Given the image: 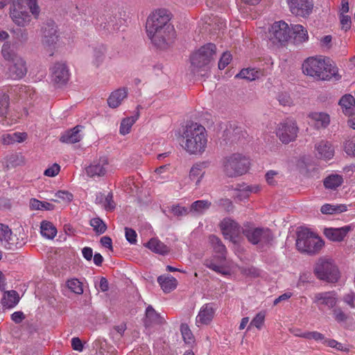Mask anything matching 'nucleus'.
<instances>
[{"mask_svg":"<svg viewBox=\"0 0 355 355\" xmlns=\"http://www.w3.org/2000/svg\"><path fill=\"white\" fill-rule=\"evenodd\" d=\"M69 71L64 63H55L51 69V80L58 87L67 83L69 80Z\"/></svg>","mask_w":355,"mask_h":355,"instance_id":"17","label":"nucleus"},{"mask_svg":"<svg viewBox=\"0 0 355 355\" xmlns=\"http://www.w3.org/2000/svg\"><path fill=\"white\" fill-rule=\"evenodd\" d=\"M67 285L70 291L76 294L80 295L83 293L82 283L78 279L74 278L68 280Z\"/></svg>","mask_w":355,"mask_h":355,"instance_id":"48","label":"nucleus"},{"mask_svg":"<svg viewBox=\"0 0 355 355\" xmlns=\"http://www.w3.org/2000/svg\"><path fill=\"white\" fill-rule=\"evenodd\" d=\"M355 229L354 224H349L341 227H327L324 230V236L334 242L343 241L347 234Z\"/></svg>","mask_w":355,"mask_h":355,"instance_id":"18","label":"nucleus"},{"mask_svg":"<svg viewBox=\"0 0 355 355\" xmlns=\"http://www.w3.org/2000/svg\"><path fill=\"white\" fill-rule=\"evenodd\" d=\"M55 196L67 202H71L73 200L72 193L67 191H58V192L55 193Z\"/></svg>","mask_w":355,"mask_h":355,"instance_id":"64","label":"nucleus"},{"mask_svg":"<svg viewBox=\"0 0 355 355\" xmlns=\"http://www.w3.org/2000/svg\"><path fill=\"white\" fill-rule=\"evenodd\" d=\"M10 97L8 94L0 92V116H5L8 112Z\"/></svg>","mask_w":355,"mask_h":355,"instance_id":"45","label":"nucleus"},{"mask_svg":"<svg viewBox=\"0 0 355 355\" xmlns=\"http://www.w3.org/2000/svg\"><path fill=\"white\" fill-rule=\"evenodd\" d=\"M209 241L211 245L214 252L218 254L220 259H225L227 249L225 245L222 243L221 240L216 235L211 234L209 236Z\"/></svg>","mask_w":355,"mask_h":355,"instance_id":"28","label":"nucleus"},{"mask_svg":"<svg viewBox=\"0 0 355 355\" xmlns=\"http://www.w3.org/2000/svg\"><path fill=\"white\" fill-rule=\"evenodd\" d=\"M30 208L31 210H53L55 208V205L46 202V201H40L35 198L31 199L30 201Z\"/></svg>","mask_w":355,"mask_h":355,"instance_id":"43","label":"nucleus"},{"mask_svg":"<svg viewBox=\"0 0 355 355\" xmlns=\"http://www.w3.org/2000/svg\"><path fill=\"white\" fill-rule=\"evenodd\" d=\"M41 234L49 239H53L57 234L55 227L49 221L44 220L40 225Z\"/></svg>","mask_w":355,"mask_h":355,"instance_id":"39","label":"nucleus"},{"mask_svg":"<svg viewBox=\"0 0 355 355\" xmlns=\"http://www.w3.org/2000/svg\"><path fill=\"white\" fill-rule=\"evenodd\" d=\"M1 53L3 59L9 62L21 58L15 51L14 46L8 42L2 45Z\"/></svg>","mask_w":355,"mask_h":355,"instance_id":"31","label":"nucleus"},{"mask_svg":"<svg viewBox=\"0 0 355 355\" xmlns=\"http://www.w3.org/2000/svg\"><path fill=\"white\" fill-rule=\"evenodd\" d=\"M277 100L280 105L283 106H290L293 104L291 97L288 93H281L277 96Z\"/></svg>","mask_w":355,"mask_h":355,"instance_id":"58","label":"nucleus"},{"mask_svg":"<svg viewBox=\"0 0 355 355\" xmlns=\"http://www.w3.org/2000/svg\"><path fill=\"white\" fill-rule=\"evenodd\" d=\"M315 156L319 159H331L334 155V148L327 141L322 140L315 145Z\"/></svg>","mask_w":355,"mask_h":355,"instance_id":"21","label":"nucleus"},{"mask_svg":"<svg viewBox=\"0 0 355 355\" xmlns=\"http://www.w3.org/2000/svg\"><path fill=\"white\" fill-rule=\"evenodd\" d=\"M347 210V206L343 204L333 205L325 204L320 208V211L323 214H334L345 212Z\"/></svg>","mask_w":355,"mask_h":355,"instance_id":"42","label":"nucleus"},{"mask_svg":"<svg viewBox=\"0 0 355 355\" xmlns=\"http://www.w3.org/2000/svg\"><path fill=\"white\" fill-rule=\"evenodd\" d=\"M110 165L106 156L94 159L89 166L85 167V173L94 180L104 178L109 171Z\"/></svg>","mask_w":355,"mask_h":355,"instance_id":"11","label":"nucleus"},{"mask_svg":"<svg viewBox=\"0 0 355 355\" xmlns=\"http://www.w3.org/2000/svg\"><path fill=\"white\" fill-rule=\"evenodd\" d=\"M180 331L183 340L186 343L190 344L193 341V334L187 324H181Z\"/></svg>","mask_w":355,"mask_h":355,"instance_id":"50","label":"nucleus"},{"mask_svg":"<svg viewBox=\"0 0 355 355\" xmlns=\"http://www.w3.org/2000/svg\"><path fill=\"white\" fill-rule=\"evenodd\" d=\"M220 229L225 239L236 243L242 233V227L236 221L225 218L220 223Z\"/></svg>","mask_w":355,"mask_h":355,"instance_id":"16","label":"nucleus"},{"mask_svg":"<svg viewBox=\"0 0 355 355\" xmlns=\"http://www.w3.org/2000/svg\"><path fill=\"white\" fill-rule=\"evenodd\" d=\"M337 301V294L334 291L315 293L313 299V302L317 304L319 309L324 307L331 309L336 306Z\"/></svg>","mask_w":355,"mask_h":355,"instance_id":"19","label":"nucleus"},{"mask_svg":"<svg viewBox=\"0 0 355 355\" xmlns=\"http://www.w3.org/2000/svg\"><path fill=\"white\" fill-rule=\"evenodd\" d=\"M125 236L126 240L131 244H135L137 243V234L136 232L130 227L125 228Z\"/></svg>","mask_w":355,"mask_h":355,"instance_id":"57","label":"nucleus"},{"mask_svg":"<svg viewBox=\"0 0 355 355\" xmlns=\"http://www.w3.org/2000/svg\"><path fill=\"white\" fill-rule=\"evenodd\" d=\"M324 344L328 347L335 348L338 351L345 352L347 348L345 347L342 343L338 342L334 339H327L324 340Z\"/></svg>","mask_w":355,"mask_h":355,"instance_id":"55","label":"nucleus"},{"mask_svg":"<svg viewBox=\"0 0 355 355\" xmlns=\"http://www.w3.org/2000/svg\"><path fill=\"white\" fill-rule=\"evenodd\" d=\"M333 316L335 320L338 323L346 322L348 319V315L340 307H336L333 309Z\"/></svg>","mask_w":355,"mask_h":355,"instance_id":"52","label":"nucleus"},{"mask_svg":"<svg viewBox=\"0 0 355 355\" xmlns=\"http://www.w3.org/2000/svg\"><path fill=\"white\" fill-rule=\"evenodd\" d=\"M170 20V12L166 9L155 10L147 19L146 30L148 37L158 49H166L174 42L175 31Z\"/></svg>","mask_w":355,"mask_h":355,"instance_id":"1","label":"nucleus"},{"mask_svg":"<svg viewBox=\"0 0 355 355\" xmlns=\"http://www.w3.org/2000/svg\"><path fill=\"white\" fill-rule=\"evenodd\" d=\"M92 21L99 29L107 30L109 32L118 29L116 18L110 14L94 12Z\"/></svg>","mask_w":355,"mask_h":355,"instance_id":"15","label":"nucleus"},{"mask_svg":"<svg viewBox=\"0 0 355 355\" xmlns=\"http://www.w3.org/2000/svg\"><path fill=\"white\" fill-rule=\"evenodd\" d=\"M343 302L347 304L351 309L355 308V293L350 291L344 295L343 297Z\"/></svg>","mask_w":355,"mask_h":355,"instance_id":"60","label":"nucleus"},{"mask_svg":"<svg viewBox=\"0 0 355 355\" xmlns=\"http://www.w3.org/2000/svg\"><path fill=\"white\" fill-rule=\"evenodd\" d=\"M157 282L166 293L171 292L177 287V280L173 277H164L161 275L158 277Z\"/></svg>","mask_w":355,"mask_h":355,"instance_id":"32","label":"nucleus"},{"mask_svg":"<svg viewBox=\"0 0 355 355\" xmlns=\"http://www.w3.org/2000/svg\"><path fill=\"white\" fill-rule=\"evenodd\" d=\"M103 207L106 211H110L114 209L116 205L113 200V193L112 192H109L105 197Z\"/></svg>","mask_w":355,"mask_h":355,"instance_id":"54","label":"nucleus"},{"mask_svg":"<svg viewBox=\"0 0 355 355\" xmlns=\"http://www.w3.org/2000/svg\"><path fill=\"white\" fill-rule=\"evenodd\" d=\"M261 75L262 73L261 71L253 68H247L241 70V71L235 76V78H239L252 81L258 79Z\"/></svg>","mask_w":355,"mask_h":355,"instance_id":"38","label":"nucleus"},{"mask_svg":"<svg viewBox=\"0 0 355 355\" xmlns=\"http://www.w3.org/2000/svg\"><path fill=\"white\" fill-rule=\"evenodd\" d=\"M340 21L342 30L347 31L349 29H350L351 24H352V20H351V17L349 16L345 15L341 13L340 15Z\"/></svg>","mask_w":355,"mask_h":355,"instance_id":"59","label":"nucleus"},{"mask_svg":"<svg viewBox=\"0 0 355 355\" xmlns=\"http://www.w3.org/2000/svg\"><path fill=\"white\" fill-rule=\"evenodd\" d=\"M83 129V126L78 125L64 132L60 137V141L65 144H75L79 142L83 138L80 134Z\"/></svg>","mask_w":355,"mask_h":355,"instance_id":"22","label":"nucleus"},{"mask_svg":"<svg viewBox=\"0 0 355 355\" xmlns=\"http://www.w3.org/2000/svg\"><path fill=\"white\" fill-rule=\"evenodd\" d=\"M211 205V202L207 200H196L191 205L189 211L198 214H202L206 210L209 209Z\"/></svg>","mask_w":355,"mask_h":355,"instance_id":"40","label":"nucleus"},{"mask_svg":"<svg viewBox=\"0 0 355 355\" xmlns=\"http://www.w3.org/2000/svg\"><path fill=\"white\" fill-rule=\"evenodd\" d=\"M309 117L315 121L317 128H326L330 123L329 115L324 112H313L309 114Z\"/></svg>","mask_w":355,"mask_h":355,"instance_id":"36","label":"nucleus"},{"mask_svg":"<svg viewBox=\"0 0 355 355\" xmlns=\"http://www.w3.org/2000/svg\"><path fill=\"white\" fill-rule=\"evenodd\" d=\"M26 6L35 19H37L40 13L37 0H13L10 16L12 21L21 27L28 25L31 21V15L26 10Z\"/></svg>","mask_w":355,"mask_h":355,"instance_id":"3","label":"nucleus"},{"mask_svg":"<svg viewBox=\"0 0 355 355\" xmlns=\"http://www.w3.org/2000/svg\"><path fill=\"white\" fill-rule=\"evenodd\" d=\"M242 234L252 245H257L261 251L270 247L274 241L275 236L272 231L268 227H256L246 223L242 227Z\"/></svg>","mask_w":355,"mask_h":355,"instance_id":"6","label":"nucleus"},{"mask_svg":"<svg viewBox=\"0 0 355 355\" xmlns=\"http://www.w3.org/2000/svg\"><path fill=\"white\" fill-rule=\"evenodd\" d=\"M128 89L125 87L116 89L111 93L107 98V104L111 108L118 107L122 101L127 98Z\"/></svg>","mask_w":355,"mask_h":355,"instance_id":"25","label":"nucleus"},{"mask_svg":"<svg viewBox=\"0 0 355 355\" xmlns=\"http://www.w3.org/2000/svg\"><path fill=\"white\" fill-rule=\"evenodd\" d=\"M343 183V178L338 174H331L324 178V187L330 190H336Z\"/></svg>","mask_w":355,"mask_h":355,"instance_id":"34","label":"nucleus"},{"mask_svg":"<svg viewBox=\"0 0 355 355\" xmlns=\"http://www.w3.org/2000/svg\"><path fill=\"white\" fill-rule=\"evenodd\" d=\"M190 211L185 207H182L179 205H173L171 207V212L177 216H184L189 214Z\"/></svg>","mask_w":355,"mask_h":355,"instance_id":"62","label":"nucleus"},{"mask_svg":"<svg viewBox=\"0 0 355 355\" xmlns=\"http://www.w3.org/2000/svg\"><path fill=\"white\" fill-rule=\"evenodd\" d=\"M145 246L153 252L164 254L168 252V248L157 239L153 238L145 244Z\"/></svg>","mask_w":355,"mask_h":355,"instance_id":"35","label":"nucleus"},{"mask_svg":"<svg viewBox=\"0 0 355 355\" xmlns=\"http://www.w3.org/2000/svg\"><path fill=\"white\" fill-rule=\"evenodd\" d=\"M266 318V312L260 311L254 317L250 322L251 326L257 327L258 329H261L263 325Z\"/></svg>","mask_w":355,"mask_h":355,"instance_id":"51","label":"nucleus"},{"mask_svg":"<svg viewBox=\"0 0 355 355\" xmlns=\"http://www.w3.org/2000/svg\"><path fill=\"white\" fill-rule=\"evenodd\" d=\"M291 32L294 35V39L298 42H304L308 40L307 31L300 24L292 26Z\"/></svg>","mask_w":355,"mask_h":355,"instance_id":"41","label":"nucleus"},{"mask_svg":"<svg viewBox=\"0 0 355 355\" xmlns=\"http://www.w3.org/2000/svg\"><path fill=\"white\" fill-rule=\"evenodd\" d=\"M303 73L317 80H330L336 74L335 67L321 58L310 57L302 64Z\"/></svg>","mask_w":355,"mask_h":355,"instance_id":"4","label":"nucleus"},{"mask_svg":"<svg viewBox=\"0 0 355 355\" xmlns=\"http://www.w3.org/2000/svg\"><path fill=\"white\" fill-rule=\"evenodd\" d=\"M11 235V230L8 225L0 224V245L6 247V241L8 242V237Z\"/></svg>","mask_w":355,"mask_h":355,"instance_id":"49","label":"nucleus"},{"mask_svg":"<svg viewBox=\"0 0 355 355\" xmlns=\"http://www.w3.org/2000/svg\"><path fill=\"white\" fill-rule=\"evenodd\" d=\"M232 57L230 53H223L218 62V69L220 70L225 69L232 60Z\"/></svg>","mask_w":355,"mask_h":355,"instance_id":"56","label":"nucleus"},{"mask_svg":"<svg viewBox=\"0 0 355 355\" xmlns=\"http://www.w3.org/2000/svg\"><path fill=\"white\" fill-rule=\"evenodd\" d=\"M216 51L214 44L207 43L193 53L191 56L193 72L201 76H207Z\"/></svg>","mask_w":355,"mask_h":355,"instance_id":"5","label":"nucleus"},{"mask_svg":"<svg viewBox=\"0 0 355 355\" xmlns=\"http://www.w3.org/2000/svg\"><path fill=\"white\" fill-rule=\"evenodd\" d=\"M92 63L96 67H99L104 62L107 49L103 44H98L93 48Z\"/></svg>","mask_w":355,"mask_h":355,"instance_id":"33","label":"nucleus"},{"mask_svg":"<svg viewBox=\"0 0 355 355\" xmlns=\"http://www.w3.org/2000/svg\"><path fill=\"white\" fill-rule=\"evenodd\" d=\"M19 301V296L17 291H10L5 292L2 299L1 304L3 307L12 309L15 307Z\"/></svg>","mask_w":355,"mask_h":355,"instance_id":"29","label":"nucleus"},{"mask_svg":"<svg viewBox=\"0 0 355 355\" xmlns=\"http://www.w3.org/2000/svg\"><path fill=\"white\" fill-rule=\"evenodd\" d=\"M27 71L26 62L23 58L10 62L8 67V74L13 80L21 79Z\"/></svg>","mask_w":355,"mask_h":355,"instance_id":"20","label":"nucleus"},{"mask_svg":"<svg viewBox=\"0 0 355 355\" xmlns=\"http://www.w3.org/2000/svg\"><path fill=\"white\" fill-rule=\"evenodd\" d=\"M314 273L319 279L330 283L337 282L340 278L338 268L331 259H320L315 266Z\"/></svg>","mask_w":355,"mask_h":355,"instance_id":"9","label":"nucleus"},{"mask_svg":"<svg viewBox=\"0 0 355 355\" xmlns=\"http://www.w3.org/2000/svg\"><path fill=\"white\" fill-rule=\"evenodd\" d=\"M59 38L58 28L54 21L48 19L43 23L41 28V42L44 47L53 50Z\"/></svg>","mask_w":355,"mask_h":355,"instance_id":"10","label":"nucleus"},{"mask_svg":"<svg viewBox=\"0 0 355 355\" xmlns=\"http://www.w3.org/2000/svg\"><path fill=\"white\" fill-rule=\"evenodd\" d=\"M141 108V105H137L133 116L125 118L121 121L119 130L120 134L125 135L130 132L132 125L139 117V110Z\"/></svg>","mask_w":355,"mask_h":355,"instance_id":"27","label":"nucleus"},{"mask_svg":"<svg viewBox=\"0 0 355 355\" xmlns=\"http://www.w3.org/2000/svg\"><path fill=\"white\" fill-rule=\"evenodd\" d=\"M146 323L162 324L163 318L156 312L151 305L148 306L146 310Z\"/></svg>","mask_w":355,"mask_h":355,"instance_id":"44","label":"nucleus"},{"mask_svg":"<svg viewBox=\"0 0 355 355\" xmlns=\"http://www.w3.org/2000/svg\"><path fill=\"white\" fill-rule=\"evenodd\" d=\"M214 314L215 309L214 304L211 303L205 304L201 307L196 317V323L208 324L213 320Z\"/></svg>","mask_w":355,"mask_h":355,"instance_id":"23","label":"nucleus"},{"mask_svg":"<svg viewBox=\"0 0 355 355\" xmlns=\"http://www.w3.org/2000/svg\"><path fill=\"white\" fill-rule=\"evenodd\" d=\"M27 237L24 232L19 231V234L13 233L11 231V235L8 237V242L6 241V248L8 250H15L21 248L26 243Z\"/></svg>","mask_w":355,"mask_h":355,"instance_id":"24","label":"nucleus"},{"mask_svg":"<svg viewBox=\"0 0 355 355\" xmlns=\"http://www.w3.org/2000/svg\"><path fill=\"white\" fill-rule=\"evenodd\" d=\"M90 225L96 233L98 234H103L107 229L106 225L99 218H94L90 220Z\"/></svg>","mask_w":355,"mask_h":355,"instance_id":"47","label":"nucleus"},{"mask_svg":"<svg viewBox=\"0 0 355 355\" xmlns=\"http://www.w3.org/2000/svg\"><path fill=\"white\" fill-rule=\"evenodd\" d=\"M291 13L297 17H306L313 8V0H286Z\"/></svg>","mask_w":355,"mask_h":355,"instance_id":"14","label":"nucleus"},{"mask_svg":"<svg viewBox=\"0 0 355 355\" xmlns=\"http://www.w3.org/2000/svg\"><path fill=\"white\" fill-rule=\"evenodd\" d=\"M26 134L24 132L8 133L2 136L1 143L4 145H10L16 142H21L26 139Z\"/></svg>","mask_w":355,"mask_h":355,"instance_id":"37","label":"nucleus"},{"mask_svg":"<svg viewBox=\"0 0 355 355\" xmlns=\"http://www.w3.org/2000/svg\"><path fill=\"white\" fill-rule=\"evenodd\" d=\"M345 150L347 155L355 156V137L346 141Z\"/></svg>","mask_w":355,"mask_h":355,"instance_id":"61","label":"nucleus"},{"mask_svg":"<svg viewBox=\"0 0 355 355\" xmlns=\"http://www.w3.org/2000/svg\"><path fill=\"white\" fill-rule=\"evenodd\" d=\"M223 165L226 175L233 178L247 173L250 167V161L241 154L234 153L224 159Z\"/></svg>","mask_w":355,"mask_h":355,"instance_id":"8","label":"nucleus"},{"mask_svg":"<svg viewBox=\"0 0 355 355\" xmlns=\"http://www.w3.org/2000/svg\"><path fill=\"white\" fill-rule=\"evenodd\" d=\"M304 338L308 340H314L315 341H322L324 344V340H326L324 336L318 331H306L304 335Z\"/></svg>","mask_w":355,"mask_h":355,"instance_id":"53","label":"nucleus"},{"mask_svg":"<svg viewBox=\"0 0 355 355\" xmlns=\"http://www.w3.org/2000/svg\"><path fill=\"white\" fill-rule=\"evenodd\" d=\"M207 141L205 128L198 123H192L186 125L180 144L189 155H197L205 151Z\"/></svg>","mask_w":355,"mask_h":355,"instance_id":"2","label":"nucleus"},{"mask_svg":"<svg viewBox=\"0 0 355 355\" xmlns=\"http://www.w3.org/2000/svg\"><path fill=\"white\" fill-rule=\"evenodd\" d=\"M207 166V162H202L196 163L191 167L189 172V178L191 180L194 181L196 185L200 184L205 173V169Z\"/></svg>","mask_w":355,"mask_h":355,"instance_id":"26","label":"nucleus"},{"mask_svg":"<svg viewBox=\"0 0 355 355\" xmlns=\"http://www.w3.org/2000/svg\"><path fill=\"white\" fill-rule=\"evenodd\" d=\"M239 191L240 192L239 196L241 197L247 198L252 193H257L259 191V187L258 185L243 184L240 186Z\"/></svg>","mask_w":355,"mask_h":355,"instance_id":"46","label":"nucleus"},{"mask_svg":"<svg viewBox=\"0 0 355 355\" xmlns=\"http://www.w3.org/2000/svg\"><path fill=\"white\" fill-rule=\"evenodd\" d=\"M298 130L295 121L286 119L278 124L276 134L283 144H288L296 139Z\"/></svg>","mask_w":355,"mask_h":355,"instance_id":"12","label":"nucleus"},{"mask_svg":"<svg viewBox=\"0 0 355 355\" xmlns=\"http://www.w3.org/2000/svg\"><path fill=\"white\" fill-rule=\"evenodd\" d=\"M324 245L323 241L308 228L297 232L296 248L302 253L313 255L318 253Z\"/></svg>","mask_w":355,"mask_h":355,"instance_id":"7","label":"nucleus"},{"mask_svg":"<svg viewBox=\"0 0 355 355\" xmlns=\"http://www.w3.org/2000/svg\"><path fill=\"white\" fill-rule=\"evenodd\" d=\"M339 105L345 115H352L355 106V98L351 94H345L340 99Z\"/></svg>","mask_w":355,"mask_h":355,"instance_id":"30","label":"nucleus"},{"mask_svg":"<svg viewBox=\"0 0 355 355\" xmlns=\"http://www.w3.org/2000/svg\"><path fill=\"white\" fill-rule=\"evenodd\" d=\"M204 265L207 268L216 272L217 273L225 274V272L222 270V267L215 263L214 261L211 259L205 260Z\"/></svg>","mask_w":355,"mask_h":355,"instance_id":"63","label":"nucleus"},{"mask_svg":"<svg viewBox=\"0 0 355 355\" xmlns=\"http://www.w3.org/2000/svg\"><path fill=\"white\" fill-rule=\"evenodd\" d=\"M270 40L282 43L287 42L291 37V30L284 21H275L270 28Z\"/></svg>","mask_w":355,"mask_h":355,"instance_id":"13","label":"nucleus"}]
</instances>
